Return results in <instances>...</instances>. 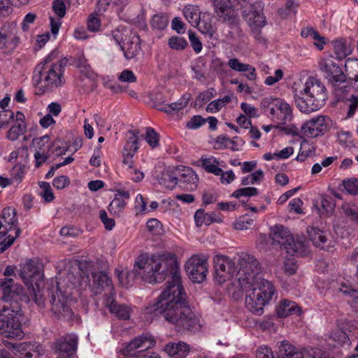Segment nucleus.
I'll return each mask as SVG.
<instances>
[{
    "label": "nucleus",
    "mask_w": 358,
    "mask_h": 358,
    "mask_svg": "<svg viewBox=\"0 0 358 358\" xmlns=\"http://www.w3.org/2000/svg\"><path fill=\"white\" fill-rule=\"evenodd\" d=\"M134 272L147 282H162L167 279L166 288L153 304L152 313L162 314L165 320L178 328L191 329L198 324V319L189 308L187 294L181 281V273L176 255L171 253L141 256L135 263Z\"/></svg>",
    "instance_id": "f257e3e1"
},
{
    "label": "nucleus",
    "mask_w": 358,
    "mask_h": 358,
    "mask_svg": "<svg viewBox=\"0 0 358 358\" xmlns=\"http://www.w3.org/2000/svg\"><path fill=\"white\" fill-rule=\"evenodd\" d=\"M26 131L27 124L15 123L7 131L6 138L10 141L17 140L20 135L25 134Z\"/></svg>",
    "instance_id": "ea45409f"
},
{
    "label": "nucleus",
    "mask_w": 358,
    "mask_h": 358,
    "mask_svg": "<svg viewBox=\"0 0 358 358\" xmlns=\"http://www.w3.org/2000/svg\"><path fill=\"white\" fill-rule=\"evenodd\" d=\"M343 189L347 194L357 196L358 194V178H347L342 182Z\"/></svg>",
    "instance_id": "79ce46f5"
},
{
    "label": "nucleus",
    "mask_w": 358,
    "mask_h": 358,
    "mask_svg": "<svg viewBox=\"0 0 358 358\" xmlns=\"http://www.w3.org/2000/svg\"><path fill=\"white\" fill-rule=\"evenodd\" d=\"M330 119L326 115H317L304 122L301 134L307 137H317L323 135L329 129Z\"/></svg>",
    "instance_id": "2eb2a0df"
},
{
    "label": "nucleus",
    "mask_w": 358,
    "mask_h": 358,
    "mask_svg": "<svg viewBox=\"0 0 358 358\" xmlns=\"http://www.w3.org/2000/svg\"><path fill=\"white\" fill-rule=\"evenodd\" d=\"M4 278L0 279V288L3 292L2 299L3 301L12 300L15 295H20L23 292V287L20 285L15 283L11 275H15V266H7L4 270Z\"/></svg>",
    "instance_id": "4468645a"
},
{
    "label": "nucleus",
    "mask_w": 358,
    "mask_h": 358,
    "mask_svg": "<svg viewBox=\"0 0 358 358\" xmlns=\"http://www.w3.org/2000/svg\"><path fill=\"white\" fill-rule=\"evenodd\" d=\"M152 26L155 29H158L161 30V29H164L166 26H167V20L164 17H162V15H155L152 19Z\"/></svg>",
    "instance_id": "0e129e2a"
},
{
    "label": "nucleus",
    "mask_w": 358,
    "mask_h": 358,
    "mask_svg": "<svg viewBox=\"0 0 358 358\" xmlns=\"http://www.w3.org/2000/svg\"><path fill=\"white\" fill-rule=\"evenodd\" d=\"M183 15L192 26H198L200 18V10L197 5L188 4L184 6Z\"/></svg>",
    "instance_id": "f704fd0d"
},
{
    "label": "nucleus",
    "mask_w": 358,
    "mask_h": 358,
    "mask_svg": "<svg viewBox=\"0 0 358 358\" xmlns=\"http://www.w3.org/2000/svg\"><path fill=\"white\" fill-rule=\"evenodd\" d=\"M179 166L165 171L159 180L162 185L169 189H173L178 184Z\"/></svg>",
    "instance_id": "bb28decb"
},
{
    "label": "nucleus",
    "mask_w": 358,
    "mask_h": 358,
    "mask_svg": "<svg viewBox=\"0 0 358 358\" xmlns=\"http://www.w3.org/2000/svg\"><path fill=\"white\" fill-rule=\"evenodd\" d=\"M194 220L196 225L198 227L203 224L209 225L213 222H220V217H217V215L214 212L206 213L203 209H198L194 213Z\"/></svg>",
    "instance_id": "c756f323"
},
{
    "label": "nucleus",
    "mask_w": 358,
    "mask_h": 358,
    "mask_svg": "<svg viewBox=\"0 0 358 358\" xmlns=\"http://www.w3.org/2000/svg\"><path fill=\"white\" fill-rule=\"evenodd\" d=\"M307 232L309 234L310 240L315 246L322 249L326 248L325 243L327 238L325 232L315 227L308 228Z\"/></svg>",
    "instance_id": "72a5a7b5"
},
{
    "label": "nucleus",
    "mask_w": 358,
    "mask_h": 358,
    "mask_svg": "<svg viewBox=\"0 0 358 358\" xmlns=\"http://www.w3.org/2000/svg\"><path fill=\"white\" fill-rule=\"evenodd\" d=\"M214 262V279L218 283H223L231 280L236 271V263L232 259L225 255H215Z\"/></svg>",
    "instance_id": "1a4fd4ad"
},
{
    "label": "nucleus",
    "mask_w": 358,
    "mask_h": 358,
    "mask_svg": "<svg viewBox=\"0 0 358 358\" xmlns=\"http://www.w3.org/2000/svg\"><path fill=\"white\" fill-rule=\"evenodd\" d=\"M20 310H12V313L0 314V334L10 338H22L24 333L20 320Z\"/></svg>",
    "instance_id": "6e6552de"
},
{
    "label": "nucleus",
    "mask_w": 358,
    "mask_h": 358,
    "mask_svg": "<svg viewBox=\"0 0 358 358\" xmlns=\"http://www.w3.org/2000/svg\"><path fill=\"white\" fill-rule=\"evenodd\" d=\"M189 98V95H187H187H183L180 100L170 103L169 105H164V103H155V108L159 110L164 111L166 113H173V112L179 111L180 109L185 108L188 103Z\"/></svg>",
    "instance_id": "7c9ffc66"
},
{
    "label": "nucleus",
    "mask_w": 358,
    "mask_h": 358,
    "mask_svg": "<svg viewBox=\"0 0 358 358\" xmlns=\"http://www.w3.org/2000/svg\"><path fill=\"white\" fill-rule=\"evenodd\" d=\"M301 309L296 302L284 299L280 301L277 307V315L280 317H287L291 314H300Z\"/></svg>",
    "instance_id": "c85d7f7f"
},
{
    "label": "nucleus",
    "mask_w": 358,
    "mask_h": 358,
    "mask_svg": "<svg viewBox=\"0 0 358 358\" xmlns=\"http://www.w3.org/2000/svg\"><path fill=\"white\" fill-rule=\"evenodd\" d=\"M171 27L178 34H183L185 31V25L181 17H175L171 21Z\"/></svg>",
    "instance_id": "338daca9"
},
{
    "label": "nucleus",
    "mask_w": 358,
    "mask_h": 358,
    "mask_svg": "<svg viewBox=\"0 0 358 358\" xmlns=\"http://www.w3.org/2000/svg\"><path fill=\"white\" fill-rule=\"evenodd\" d=\"M257 9V7L256 4H250L243 10V17L250 27L252 26V21L255 20Z\"/></svg>",
    "instance_id": "09e8293b"
},
{
    "label": "nucleus",
    "mask_w": 358,
    "mask_h": 358,
    "mask_svg": "<svg viewBox=\"0 0 358 358\" xmlns=\"http://www.w3.org/2000/svg\"><path fill=\"white\" fill-rule=\"evenodd\" d=\"M133 155L129 152H125L123 149V160L122 163L127 166V171L129 173L132 174L134 170V160Z\"/></svg>",
    "instance_id": "69168bd1"
},
{
    "label": "nucleus",
    "mask_w": 358,
    "mask_h": 358,
    "mask_svg": "<svg viewBox=\"0 0 358 358\" xmlns=\"http://www.w3.org/2000/svg\"><path fill=\"white\" fill-rule=\"evenodd\" d=\"M338 327L340 329L331 334L332 338L341 345H349L350 339L348 331H355L357 329V326L352 320H341L338 321Z\"/></svg>",
    "instance_id": "412c9836"
},
{
    "label": "nucleus",
    "mask_w": 358,
    "mask_h": 358,
    "mask_svg": "<svg viewBox=\"0 0 358 358\" xmlns=\"http://www.w3.org/2000/svg\"><path fill=\"white\" fill-rule=\"evenodd\" d=\"M343 215L358 224V204L355 203H345L341 206Z\"/></svg>",
    "instance_id": "4c0bfd02"
},
{
    "label": "nucleus",
    "mask_w": 358,
    "mask_h": 358,
    "mask_svg": "<svg viewBox=\"0 0 358 358\" xmlns=\"http://www.w3.org/2000/svg\"><path fill=\"white\" fill-rule=\"evenodd\" d=\"M258 192V189L255 187H243L237 189V190L233 192L231 196L236 199H240L241 196H257Z\"/></svg>",
    "instance_id": "603ef678"
},
{
    "label": "nucleus",
    "mask_w": 358,
    "mask_h": 358,
    "mask_svg": "<svg viewBox=\"0 0 358 358\" xmlns=\"http://www.w3.org/2000/svg\"><path fill=\"white\" fill-rule=\"evenodd\" d=\"M256 358H275L273 352L270 347L262 345L257 348Z\"/></svg>",
    "instance_id": "052dcab7"
},
{
    "label": "nucleus",
    "mask_w": 358,
    "mask_h": 358,
    "mask_svg": "<svg viewBox=\"0 0 358 358\" xmlns=\"http://www.w3.org/2000/svg\"><path fill=\"white\" fill-rule=\"evenodd\" d=\"M156 341L149 334H143L124 344L122 355L129 358H161L157 352L145 350L155 346Z\"/></svg>",
    "instance_id": "0eeeda50"
},
{
    "label": "nucleus",
    "mask_w": 358,
    "mask_h": 358,
    "mask_svg": "<svg viewBox=\"0 0 358 358\" xmlns=\"http://www.w3.org/2000/svg\"><path fill=\"white\" fill-rule=\"evenodd\" d=\"M15 119V113L10 110H0V129L8 126L10 122Z\"/></svg>",
    "instance_id": "864d4df0"
},
{
    "label": "nucleus",
    "mask_w": 358,
    "mask_h": 358,
    "mask_svg": "<svg viewBox=\"0 0 358 358\" xmlns=\"http://www.w3.org/2000/svg\"><path fill=\"white\" fill-rule=\"evenodd\" d=\"M99 217L106 230H112V229L115 227V222L114 219L108 216L106 210H101L99 211Z\"/></svg>",
    "instance_id": "bf43d9fd"
},
{
    "label": "nucleus",
    "mask_w": 358,
    "mask_h": 358,
    "mask_svg": "<svg viewBox=\"0 0 358 358\" xmlns=\"http://www.w3.org/2000/svg\"><path fill=\"white\" fill-rule=\"evenodd\" d=\"M271 239L283 247L290 255L306 256L308 252L305 241L294 239L283 225H275L271 228Z\"/></svg>",
    "instance_id": "423d86ee"
},
{
    "label": "nucleus",
    "mask_w": 358,
    "mask_h": 358,
    "mask_svg": "<svg viewBox=\"0 0 358 358\" xmlns=\"http://www.w3.org/2000/svg\"><path fill=\"white\" fill-rule=\"evenodd\" d=\"M337 139L343 147H350L353 143L352 136L350 131H339L337 134Z\"/></svg>",
    "instance_id": "4d7b16f0"
},
{
    "label": "nucleus",
    "mask_w": 358,
    "mask_h": 358,
    "mask_svg": "<svg viewBox=\"0 0 358 358\" xmlns=\"http://www.w3.org/2000/svg\"><path fill=\"white\" fill-rule=\"evenodd\" d=\"M294 98L300 111L311 113L324 106L327 99L326 87L320 80L309 77L301 87L294 88Z\"/></svg>",
    "instance_id": "20e7f679"
},
{
    "label": "nucleus",
    "mask_w": 358,
    "mask_h": 358,
    "mask_svg": "<svg viewBox=\"0 0 358 358\" xmlns=\"http://www.w3.org/2000/svg\"><path fill=\"white\" fill-rule=\"evenodd\" d=\"M257 9V7L256 4H250L243 10V17L250 27L252 26V21L255 20Z\"/></svg>",
    "instance_id": "8fccbe9b"
},
{
    "label": "nucleus",
    "mask_w": 358,
    "mask_h": 358,
    "mask_svg": "<svg viewBox=\"0 0 358 358\" xmlns=\"http://www.w3.org/2000/svg\"><path fill=\"white\" fill-rule=\"evenodd\" d=\"M91 275L93 280L90 286L95 294H99L106 289L108 290L110 293L113 292L112 280L106 271H94Z\"/></svg>",
    "instance_id": "aec40b11"
},
{
    "label": "nucleus",
    "mask_w": 358,
    "mask_h": 358,
    "mask_svg": "<svg viewBox=\"0 0 358 358\" xmlns=\"http://www.w3.org/2000/svg\"><path fill=\"white\" fill-rule=\"evenodd\" d=\"M139 134L138 129H133L127 133V141L123 149L125 152L131 153L133 156L139 149Z\"/></svg>",
    "instance_id": "473e14b6"
},
{
    "label": "nucleus",
    "mask_w": 358,
    "mask_h": 358,
    "mask_svg": "<svg viewBox=\"0 0 358 358\" xmlns=\"http://www.w3.org/2000/svg\"><path fill=\"white\" fill-rule=\"evenodd\" d=\"M73 64L82 71H85L89 74L90 66L88 64L83 53H78L74 57Z\"/></svg>",
    "instance_id": "3c124183"
},
{
    "label": "nucleus",
    "mask_w": 358,
    "mask_h": 358,
    "mask_svg": "<svg viewBox=\"0 0 358 358\" xmlns=\"http://www.w3.org/2000/svg\"><path fill=\"white\" fill-rule=\"evenodd\" d=\"M52 9L59 18L64 17L66 13V5L63 1H54L52 3Z\"/></svg>",
    "instance_id": "680f3d73"
},
{
    "label": "nucleus",
    "mask_w": 358,
    "mask_h": 358,
    "mask_svg": "<svg viewBox=\"0 0 358 358\" xmlns=\"http://www.w3.org/2000/svg\"><path fill=\"white\" fill-rule=\"evenodd\" d=\"M54 53L49 54L43 62L36 65L32 76V83L41 93L51 92L65 83L64 69L65 60L52 62Z\"/></svg>",
    "instance_id": "7ed1b4c3"
},
{
    "label": "nucleus",
    "mask_w": 358,
    "mask_h": 358,
    "mask_svg": "<svg viewBox=\"0 0 358 358\" xmlns=\"http://www.w3.org/2000/svg\"><path fill=\"white\" fill-rule=\"evenodd\" d=\"M237 262L239 266L237 281L246 292L245 306L251 313L261 315L264 306L276 297V289L272 282L262 278L261 264L254 256L243 252Z\"/></svg>",
    "instance_id": "f03ea898"
},
{
    "label": "nucleus",
    "mask_w": 358,
    "mask_h": 358,
    "mask_svg": "<svg viewBox=\"0 0 358 358\" xmlns=\"http://www.w3.org/2000/svg\"><path fill=\"white\" fill-rule=\"evenodd\" d=\"M78 337L76 334H67L55 341V352L58 357L69 358L77 350Z\"/></svg>",
    "instance_id": "f3484780"
},
{
    "label": "nucleus",
    "mask_w": 358,
    "mask_h": 358,
    "mask_svg": "<svg viewBox=\"0 0 358 358\" xmlns=\"http://www.w3.org/2000/svg\"><path fill=\"white\" fill-rule=\"evenodd\" d=\"M294 345L287 341H280L278 345V358H290Z\"/></svg>",
    "instance_id": "37998d69"
},
{
    "label": "nucleus",
    "mask_w": 358,
    "mask_h": 358,
    "mask_svg": "<svg viewBox=\"0 0 358 358\" xmlns=\"http://www.w3.org/2000/svg\"><path fill=\"white\" fill-rule=\"evenodd\" d=\"M188 38L194 51L196 52H200L202 51V43L198 36H196V33L193 32L192 30L188 31Z\"/></svg>",
    "instance_id": "6e6d98bb"
},
{
    "label": "nucleus",
    "mask_w": 358,
    "mask_h": 358,
    "mask_svg": "<svg viewBox=\"0 0 358 358\" xmlns=\"http://www.w3.org/2000/svg\"><path fill=\"white\" fill-rule=\"evenodd\" d=\"M29 292L31 298L34 299V302L36 303L37 305H44L45 299L43 298V294H41L39 289L36 291L35 287L33 286L32 287H29Z\"/></svg>",
    "instance_id": "e2e57ef3"
},
{
    "label": "nucleus",
    "mask_w": 358,
    "mask_h": 358,
    "mask_svg": "<svg viewBox=\"0 0 358 358\" xmlns=\"http://www.w3.org/2000/svg\"><path fill=\"white\" fill-rule=\"evenodd\" d=\"M202 166L208 173H214L215 176H220L222 173V168L224 167L223 162H219L216 157H210L201 159Z\"/></svg>",
    "instance_id": "2f4dec72"
},
{
    "label": "nucleus",
    "mask_w": 358,
    "mask_h": 358,
    "mask_svg": "<svg viewBox=\"0 0 358 358\" xmlns=\"http://www.w3.org/2000/svg\"><path fill=\"white\" fill-rule=\"evenodd\" d=\"M164 350L169 357L186 358L190 352V347L184 341L169 342L165 345Z\"/></svg>",
    "instance_id": "5701e85b"
},
{
    "label": "nucleus",
    "mask_w": 358,
    "mask_h": 358,
    "mask_svg": "<svg viewBox=\"0 0 358 358\" xmlns=\"http://www.w3.org/2000/svg\"><path fill=\"white\" fill-rule=\"evenodd\" d=\"M262 110L267 116L277 122L275 127L283 130L286 134H296L297 131L295 127H282L280 124H285L293 118V113L291 106L280 98L268 96L264 98L261 103Z\"/></svg>",
    "instance_id": "39448f33"
},
{
    "label": "nucleus",
    "mask_w": 358,
    "mask_h": 358,
    "mask_svg": "<svg viewBox=\"0 0 358 358\" xmlns=\"http://www.w3.org/2000/svg\"><path fill=\"white\" fill-rule=\"evenodd\" d=\"M208 260L198 255L192 256L185 263L186 272L192 282H202L208 273Z\"/></svg>",
    "instance_id": "f8f14e48"
},
{
    "label": "nucleus",
    "mask_w": 358,
    "mask_h": 358,
    "mask_svg": "<svg viewBox=\"0 0 358 358\" xmlns=\"http://www.w3.org/2000/svg\"><path fill=\"white\" fill-rule=\"evenodd\" d=\"M168 45L171 49L180 51V50L187 48L188 43L185 38L179 37V36H172L169 39Z\"/></svg>",
    "instance_id": "c03bdc74"
},
{
    "label": "nucleus",
    "mask_w": 358,
    "mask_h": 358,
    "mask_svg": "<svg viewBox=\"0 0 358 358\" xmlns=\"http://www.w3.org/2000/svg\"><path fill=\"white\" fill-rule=\"evenodd\" d=\"M266 24V20L260 9H257L255 16V21L252 22L250 29L257 39H260V29L264 27Z\"/></svg>",
    "instance_id": "58836bf2"
},
{
    "label": "nucleus",
    "mask_w": 358,
    "mask_h": 358,
    "mask_svg": "<svg viewBox=\"0 0 358 358\" xmlns=\"http://www.w3.org/2000/svg\"><path fill=\"white\" fill-rule=\"evenodd\" d=\"M106 306H108L110 312L116 315L117 318L123 319V320L130 318L131 308L124 304H118L115 302L114 298L111 296L108 298Z\"/></svg>",
    "instance_id": "a878e982"
},
{
    "label": "nucleus",
    "mask_w": 358,
    "mask_h": 358,
    "mask_svg": "<svg viewBox=\"0 0 358 358\" xmlns=\"http://www.w3.org/2000/svg\"><path fill=\"white\" fill-rule=\"evenodd\" d=\"M20 277L24 284L29 288L33 287V282H36V285L38 287V280L43 278L39 262L29 259L20 264Z\"/></svg>",
    "instance_id": "ddd939ff"
},
{
    "label": "nucleus",
    "mask_w": 358,
    "mask_h": 358,
    "mask_svg": "<svg viewBox=\"0 0 358 358\" xmlns=\"http://www.w3.org/2000/svg\"><path fill=\"white\" fill-rule=\"evenodd\" d=\"M145 140L152 148H156L159 145V136L155 129L151 127H146Z\"/></svg>",
    "instance_id": "a18cd8bd"
},
{
    "label": "nucleus",
    "mask_w": 358,
    "mask_h": 358,
    "mask_svg": "<svg viewBox=\"0 0 358 358\" xmlns=\"http://www.w3.org/2000/svg\"><path fill=\"white\" fill-rule=\"evenodd\" d=\"M2 219L4 231H6V234L9 231L12 230L13 228L15 229V235H8L6 238H4L3 242H0V251L3 252L6 249L8 248L9 246L12 245L15 238L20 236L21 229L17 227V219L16 217V211L15 208L11 207H6L4 208L2 213Z\"/></svg>",
    "instance_id": "9b49d317"
},
{
    "label": "nucleus",
    "mask_w": 358,
    "mask_h": 358,
    "mask_svg": "<svg viewBox=\"0 0 358 358\" xmlns=\"http://www.w3.org/2000/svg\"><path fill=\"white\" fill-rule=\"evenodd\" d=\"M39 186L43 190L41 193V196L45 199V201L47 202L52 201L55 196L50 183L45 182V181H42L39 183Z\"/></svg>",
    "instance_id": "5fc2aeb1"
},
{
    "label": "nucleus",
    "mask_w": 358,
    "mask_h": 358,
    "mask_svg": "<svg viewBox=\"0 0 358 358\" xmlns=\"http://www.w3.org/2000/svg\"><path fill=\"white\" fill-rule=\"evenodd\" d=\"M206 119L202 117L201 115H194L189 121L186 122V127L188 129H196L199 127L203 126V124H206Z\"/></svg>",
    "instance_id": "13d9d810"
},
{
    "label": "nucleus",
    "mask_w": 358,
    "mask_h": 358,
    "mask_svg": "<svg viewBox=\"0 0 358 358\" xmlns=\"http://www.w3.org/2000/svg\"><path fill=\"white\" fill-rule=\"evenodd\" d=\"M320 70L326 73V77L330 82L334 85L345 83V74L343 72L341 67L332 61L331 59H323L319 63Z\"/></svg>",
    "instance_id": "a211bd4d"
},
{
    "label": "nucleus",
    "mask_w": 358,
    "mask_h": 358,
    "mask_svg": "<svg viewBox=\"0 0 358 358\" xmlns=\"http://www.w3.org/2000/svg\"><path fill=\"white\" fill-rule=\"evenodd\" d=\"M198 27L199 31L204 34L207 38L212 41H217L216 31L213 27L211 23L205 22V20H199Z\"/></svg>",
    "instance_id": "a19ab883"
},
{
    "label": "nucleus",
    "mask_w": 358,
    "mask_h": 358,
    "mask_svg": "<svg viewBox=\"0 0 358 358\" xmlns=\"http://www.w3.org/2000/svg\"><path fill=\"white\" fill-rule=\"evenodd\" d=\"M228 66L236 72H243L247 79L249 80H255L257 78V72L255 66L249 64L241 63L238 58H231L228 61Z\"/></svg>",
    "instance_id": "b1692460"
},
{
    "label": "nucleus",
    "mask_w": 358,
    "mask_h": 358,
    "mask_svg": "<svg viewBox=\"0 0 358 358\" xmlns=\"http://www.w3.org/2000/svg\"><path fill=\"white\" fill-rule=\"evenodd\" d=\"M345 69L350 79L355 81V87L358 90V60L349 58L345 62Z\"/></svg>",
    "instance_id": "e433bc0d"
},
{
    "label": "nucleus",
    "mask_w": 358,
    "mask_h": 358,
    "mask_svg": "<svg viewBox=\"0 0 358 358\" xmlns=\"http://www.w3.org/2000/svg\"><path fill=\"white\" fill-rule=\"evenodd\" d=\"M12 346L13 347L14 353L15 355L19 353L27 358L36 357L37 355H38V352L34 349V345L31 343H28V342L13 344Z\"/></svg>",
    "instance_id": "c9c22d12"
},
{
    "label": "nucleus",
    "mask_w": 358,
    "mask_h": 358,
    "mask_svg": "<svg viewBox=\"0 0 358 358\" xmlns=\"http://www.w3.org/2000/svg\"><path fill=\"white\" fill-rule=\"evenodd\" d=\"M121 49L124 52V55L127 59H133L137 56L141 51L140 38L138 36H133L131 41L121 45Z\"/></svg>",
    "instance_id": "cd10ccee"
},
{
    "label": "nucleus",
    "mask_w": 358,
    "mask_h": 358,
    "mask_svg": "<svg viewBox=\"0 0 358 358\" xmlns=\"http://www.w3.org/2000/svg\"><path fill=\"white\" fill-rule=\"evenodd\" d=\"M20 43L15 29L8 31L3 28L0 31V48L4 52H11L15 50Z\"/></svg>",
    "instance_id": "4be33fe9"
},
{
    "label": "nucleus",
    "mask_w": 358,
    "mask_h": 358,
    "mask_svg": "<svg viewBox=\"0 0 358 358\" xmlns=\"http://www.w3.org/2000/svg\"><path fill=\"white\" fill-rule=\"evenodd\" d=\"M52 312L57 315L71 317L73 311L68 305V295L62 292L58 284L48 289Z\"/></svg>",
    "instance_id": "9d476101"
},
{
    "label": "nucleus",
    "mask_w": 358,
    "mask_h": 358,
    "mask_svg": "<svg viewBox=\"0 0 358 358\" xmlns=\"http://www.w3.org/2000/svg\"><path fill=\"white\" fill-rule=\"evenodd\" d=\"M334 52L338 59H345L348 55L352 54L353 48L352 43L345 38H339L332 41Z\"/></svg>",
    "instance_id": "393cba45"
},
{
    "label": "nucleus",
    "mask_w": 358,
    "mask_h": 358,
    "mask_svg": "<svg viewBox=\"0 0 358 358\" xmlns=\"http://www.w3.org/2000/svg\"><path fill=\"white\" fill-rule=\"evenodd\" d=\"M26 173V167L22 164H16L10 170V176H12V182L14 181L17 183L22 182Z\"/></svg>",
    "instance_id": "49530a36"
},
{
    "label": "nucleus",
    "mask_w": 358,
    "mask_h": 358,
    "mask_svg": "<svg viewBox=\"0 0 358 358\" xmlns=\"http://www.w3.org/2000/svg\"><path fill=\"white\" fill-rule=\"evenodd\" d=\"M69 184V179L67 176H57L54 178L52 185L57 189H64Z\"/></svg>",
    "instance_id": "774afa93"
},
{
    "label": "nucleus",
    "mask_w": 358,
    "mask_h": 358,
    "mask_svg": "<svg viewBox=\"0 0 358 358\" xmlns=\"http://www.w3.org/2000/svg\"><path fill=\"white\" fill-rule=\"evenodd\" d=\"M215 11L220 20L229 28H239L240 17L238 13L227 1H220L215 4Z\"/></svg>",
    "instance_id": "dca6fc26"
},
{
    "label": "nucleus",
    "mask_w": 358,
    "mask_h": 358,
    "mask_svg": "<svg viewBox=\"0 0 358 358\" xmlns=\"http://www.w3.org/2000/svg\"><path fill=\"white\" fill-rule=\"evenodd\" d=\"M178 185L187 191H194L198 186V176L191 167L178 166Z\"/></svg>",
    "instance_id": "6ab92c4d"
},
{
    "label": "nucleus",
    "mask_w": 358,
    "mask_h": 358,
    "mask_svg": "<svg viewBox=\"0 0 358 358\" xmlns=\"http://www.w3.org/2000/svg\"><path fill=\"white\" fill-rule=\"evenodd\" d=\"M118 194L112 200L111 203L108 206V210L113 214L118 215L126 206V203L124 199L117 196Z\"/></svg>",
    "instance_id": "de8ad7c7"
}]
</instances>
